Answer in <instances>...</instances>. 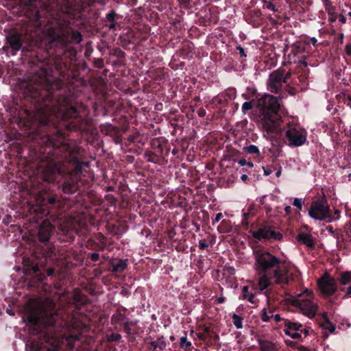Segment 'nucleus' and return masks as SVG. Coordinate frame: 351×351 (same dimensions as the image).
I'll return each instance as SVG.
<instances>
[{
  "instance_id": "nucleus-11",
  "label": "nucleus",
  "mask_w": 351,
  "mask_h": 351,
  "mask_svg": "<svg viewBox=\"0 0 351 351\" xmlns=\"http://www.w3.org/2000/svg\"><path fill=\"white\" fill-rule=\"evenodd\" d=\"M253 236L258 239H265L280 241L282 239V235L280 232H276L271 227L261 228L258 231L254 232Z\"/></svg>"
},
{
  "instance_id": "nucleus-36",
  "label": "nucleus",
  "mask_w": 351,
  "mask_h": 351,
  "mask_svg": "<svg viewBox=\"0 0 351 351\" xmlns=\"http://www.w3.org/2000/svg\"><path fill=\"white\" fill-rule=\"evenodd\" d=\"M222 217H223L222 213H217L216 215V217H215L213 223L214 224L215 223L219 222L221 220V219L222 218Z\"/></svg>"
},
{
  "instance_id": "nucleus-1",
  "label": "nucleus",
  "mask_w": 351,
  "mask_h": 351,
  "mask_svg": "<svg viewBox=\"0 0 351 351\" xmlns=\"http://www.w3.org/2000/svg\"><path fill=\"white\" fill-rule=\"evenodd\" d=\"M22 319L26 323L25 330L33 336L27 341L25 351H58L62 339L50 328L41 329L55 323L56 315L53 311H47L38 301L32 302L25 305Z\"/></svg>"
},
{
  "instance_id": "nucleus-35",
  "label": "nucleus",
  "mask_w": 351,
  "mask_h": 351,
  "mask_svg": "<svg viewBox=\"0 0 351 351\" xmlns=\"http://www.w3.org/2000/svg\"><path fill=\"white\" fill-rule=\"evenodd\" d=\"M266 8L268 10H271L273 12H276V11L275 5L272 3H270V2L267 3V5H266Z\"/></svg>"
},
{
  "instance_id": "nucleus-27",
  "label": "nucleus",
  "mask_w": 351,
  "mask_h": 351,
  "mask_svg": "<svg viewBox=\"0 0 351 351\" xmlns=\"http://www.w3.org/2000/svg\"><path fill=\"white\" fill-rule=\"evenodd\" d=\"M150 344L155 350L158 348L160 350H163L166 347V343L163 339L152 341L150 342Z\"/></svg>"
},
{
  "instance_id": "nucleus-45",
  "label": "nucleus",
  "mask_w": 351,
  "mask_h": 351,
  "mask_svg": "<svg viewBox=\"0 0 351 351\" xmlns=\"http://www.w3.org/2000/svg\"><path fill=\"white\" fill-rule=\"evenodd\" d=\"M281 171H282L281 168H280V169H278V170L276 171V176L277 178H278V177H280V175H281Z\"/></svg>"
},
{
  "instance_id": "nucleus-55",
  "label": "nucleus",
  "mask_w": 351,
  "mask_h": 351,
  "mask_svg": "<svg viewBox=\"0 0 351 351\" xmlns=\"http://www.w3.org/2000/svg\"><path fill=\"white\" fill-rule=\"evenodd\" d=\"M244 216H245V217L246 218V217H247L249 216V214H248V213H245V214H244Z\"/></svg>"
},
{
  "instance_id": "nucleus-58",
  "label": "nucleus",
  "mask_w": 351,
  "mask_h": 351,
  "mask_svg": "<svg viewBox=\"0 0 351 351\" xmlns=\"http://www.w3.org/2000/svg\"><path fill=\"white\" fill-rule=\"evenodd\" d=\"M119 337H120V335H117L116 336L115 339H118V338H119Z\"/></svg>"
},
{
  "instance_id": "nucleus-49",
  "label": "nucleus",
  "mask_w": 351,
  "mask_h": 351,
  "mask_svg": "<svg viewBox=\"0 0 351 351\" xmlns=\"http://www.w3.org/2000/svg\"><path fill=\"white\" fill-rule=\"evenodd\" d=\"M69 110L71 111L72 114H73L76 112V109H75V107L72 106V107L70 108Z\"/></svg>"
},
{
  "instance_id": "nucleus-47",
  "label": "nucleus",
  "mask_w": 351,
  "mask_h": 351,
  "mask_svg": "<svg viewBox=\"0 0 351 351\" xmlns=\"http://www.w3.org/2000/svg\"><path fill=\"white\" fill-rule=\"evenodd\" d=\"M311 41H312V44H313L314 46H315V45H316V44H317V39H316L315 38H314V37H313V38H311Z\"/></svg>"
},
{
  "instance_id": "nucleus-22",
  "label": "nucleus",
  "mask_w": 351,
  "mask_h": 351,
  "mask_svg": "<svg viewBox=\"0 0 351 351\" xmlns=\"http://www.w3.org/2000/svg\"><path fill=\"white\" fill-rule=\"evenodd\" d=\"M112 271L115 272H121L125 269L127 267L126 260H121L117 263H114L112 265Z\"/></svg>"
},
{
  "instance_id": "nucleus-2",
  "label": "nucleus",
  "mask_w": 351,
  "mask_h": 351,
  "mask_svg": "<svg viewBox=\"0 0 351 351\" xmlns=\"http://www.w3.org/2000/svg\"><path fill=\"white\" fill-rule=\"evenodd\" d=\"M254 269L258 273H267L273 270L275 282L278 285L289 283L293 280L292 268L282 265L281 260L265 250L254 252Z\"/></svg>"
},
{
  "instance_id": "nucleus-17",
  "label": "nucleus",
  "mask_w": 351,
  "mask_h": 351,
  "mask_svg": "<svg viewBox=\"0 0 351 351\" xmlns=\"http://www.w3.org/2000/svg\"><path fill=\"white\" fill-rule=\"evenodd\" d=\"M258 281V286L260 291H263L266 290L271 285V276L269 275L267 273H261Z\"/></svg>"
},
{
  "instance_id": "nucleus-33",
  "label": "nucleus",
  "mask_w": 351,
  "mask_h": 351,
  "mask_svg": "<svg viewBox=\"0 0 351 351\" xmlns=\"http://www.w3.org/2000/svg\"><path fill=\"white\" fill-rule=\"evenodd\" d=\"M246 151L249 154H258L259 149L256 145H251L248 146L246 149Z\"/></svg>"
},
{
  "instance_id": "nucleus-25",
  "label": "nucleus",
  "mask_w": 351,
  "mask_h": 351,
  "mask_svg": "<svg viewBox=\"0 0 351 351\" xmlns=\"http://www.w3.org/2000/svg\"><path fill=\"white\" fill-rule=\"evenodd\" d=\"M339 282L341 285H346L351 282V271H345L341 274Z\"/></svg>"
},
{
  "instance_id": "nucleus-23",
  "label": "nucleus",
  "mask_w": 351,
  "mask_h": 351,
  "mask_svg": "<svg viewBox=\"0 0 351 351\" xmlns=\"http://www.w3.org/2000/svg\"><path fill=\"white\" fill-rule=\"evenodd\" d=\"M321 326L323 329L328 330L330 333L335 330V326L325 315L324 316V321L321 323Z\"/></svg>"
},
{
  "instance_id": "nucleus-28",
  "label": "nucleus",
  "mask_w": 351,
  "mask_h": 351,
  "mask_svg": "<svg viewBox=\"0 0 351 351\" xmlns=\"http://www.w3.org/2000/svg\"><path fill=\"white\" fill-rule=\"evenodd\" d=\"M62 189L65 193H72L76 189V186L73 183L64 182Z\"/></svg>"
},
{
  "instance_id": "nucleus-31",
  "label": "nucleus",
  "mask_w": 351,
  "mask_h": 351,
  "mask_svg": "<svg viewBox=\"0 0 351 351\" xmlns=\"http://www.w3.org/2000/svg\"><path fill=\"white\" fill-rule=\"evenodd\" d=\"M303 204L304 202L302 199L296 197L293 199V205L300 210L302 209Z\"/></svg>"
},
{
  "instance_id": "nucleus-41",
  "label": "nucleus",
  "mask_w": 351,
  "mask_h": 351,
  "mask_svg": "<svg viewBox=\"0 0 351 351\" xmlns=\"http://www.w3.org/2000/svg\"><path fill=\"white\" fill-rule=\"evenodd\" d=\"M346 51L348 55L351 56V45H347L346 46Z\"/></svg>"
},
{
  "instance_id": "nucleus-48",
  "label": "nucleus",
  "mask_w": 351,
  "mask_h": 351,
  "mask_svg": "<svg viewBox=\"0 0 351 351\" xmlns=\"http://www.w3.org/2000/svg\"><path fill=\"white\" fill-rule=\"evenodd\" d=\"M241 178L243 181H245L246 180H247L248 178L247 175L243 174L241 176Z\"/></svg>"
},
{
  "instance_id": "nucleus-13",
  "label": "nucleus",
  "mask_w": 351,
  "mask_h": 351,
  "mask_svg": "<svg viewBox=\"0 0 351 351\" xmlns=\"http://www.w3.org/2000/svg\"><path fill=\"white\" fill-rule=\"evenodd\" d=\"M34 81H37L36 79ZM38 84V82H36ZM39 84H36L35 86H33V80H21L18 84L19 90L24 95V97H35L34 91L38 89Z\"/></svg>"
},
{
  "instance_id": "nucleus-39",
  "label": "nucleus",
  "mask_w": 351,
  "mask_h": 351,
  "mask_svg": "<svg viewBox=\"0 0 351 351\" xmlns=\"http://www.w3.org/2000/svg\"><path fill=\"white\" fill-rule=\"evenodd\" d=\"M337 18L339 19V21L341 23H346V17L343 15L340 14L339 16H337Z\"/></svg>"
},
{
  "instance_id": "nucleus-18",
  "label": "nucleus",
  "mask_w": 351,
  "mask_h": 351,
  "mask_svg": "<svg viewBox=\"0 0 351 351\" xmlns=\"http://www.w3.org/2000/svg\"><path fill=\"white\" fill-rule=\"evenodd\" d=\"M324 8L329 16L328 20L330 22H335L337 19L336 8L333 6L329 0H324Z\"/></svg>"
},
{
  "instance_id": "nucleus-42",
  "label": "nucleus",
  "mask_w": 351,
  "mask_h": 351,
  "mask_svg": "<svg viewBox=\"0 0 351 351\" xmlns=\"http://www.w3.org/2000/svg\"><path fill=\"white\" fill-rule=\"evenodd\" d=\"M238 164L243 167L247 165V161L245 159H241L239 160Z\"/></svg>"
},
{
  "instance_id": "nucleus-21",
  "label": "nucleus",
  "mask_w": 351,
  "mask_h": 351,
  "mask_svg": "<svg viewBox=\"0 0 351 351\" xmlns=\"http://www.w3.org/2000/svg\"><path fill=\"white\" fill-rule=\"evenodd\" d=\"M80 340V336L74 332L65 338V342L69 346V349L73 348L75 347V343Z\"/></svg>"
},
{
  "instance_id": "nucleus-7",
  "label": "nucleus",
  "mask_w": 351,
  "mask_h": 351,
  "mask_svg": "<svg viewBox=\"0 0 351 351\" xmlns=\"http://www.w3.org/2000/svg\"><path fill=\"white\" fill-rule=\"evenodd\" d=\"M285 332L293 339H300L306 337L307 330L300 324L285 320Z\"/></svg>"
},
{
  "instance_id": "nucleus-37",
  "label": "nucleus",
  "mask_w": 351,
  "mask_h": 351,
  "mask_svg": "<svg viewBox=\"0 0 351 351\" xmlns=\"http://www.w3.org/2000/svg\"><path fill=\"white\" fill-rule=\"evenodd\" d=\"M106 18L109 21H113L114 20V13H109L107 14Z\"/></svg>"
},
{
  "instance_id": "nucleus-44",
  "label": "nucleus",
  "mask_w": 351,
  "mask_h": 351,
  "mask_svg": "<svg viewBox=\"0 0 351 351\" xmlns=\"http://www.w3.org/2000/svg\"><path fill=\"white\" fill-rule=\"evenodd\" d=\"M291 206H287L285 207V210L287 213H289L291 212Z\"/></svg>"
},
{
  "instance_id": "nucleus-57",
  "label": "nucleus",
  "mask_w": 351,
  "mask_h": 351,
  "mask_svg": "<svg viewBox=\"0 0 351 351\" xmlns=\"http://www.w3.org/2000/svg\"><path fill=\"white\" fill-rule=\"evenodd\" d=\"M263 319L264 321H267V319L266 317H263Z\"/></svg>"
},
{
  "instance_id": "nucleus-12",
  "label": "nucleus",
  "mask_w": 351,
  "mask_h": 351,
  "mask_svg": "<svg viewBox=\"0 0 351 351\" xmlns=\"http://www.w3.org/2000/svg\"><path fill=\"white\" fill-rule=\"evenodd\" d=\"M282 82H285L283 73L280 71L271 73L267 82L268 88L273 93H278L282 86Z\"/></svg>"
},
{
  "instance_id": "nucleus-34",
  "label": "nucleus",
  "mask_w": 351,
  "mask_h": 351,
  "mask_svg": "<svg viewBox=\"0 0 351 351\" xmlns=\"http://www.w3.org/2000/svg\"><path fill=\"white\" fill-rule=\"evenodd\" d=\"M208 247V244L204 241H199V247L200 250H204Z\"/></svg>"
},
{
  "instance_id": "nucleus-6",
  "label": "nucleus",
  "mask_w": 351,
  "mask_h": 351,
  "mask_svg": "<svg viewBox=\"0 0 351 351\" xmlns=\"http://www.w3.org/2000/svg\"><path fill=\"white\" fill-rule=\"evenodd\" d=\"M260 125L263 130L269 135L276 130L279 125L277 115L269 112L263 113L261 117Z\"/></svg>"
},
{
  "instance_id": "nucleus-32",
  "label": "nucleus",
  "mask_w": 351,
  "mask_h": 351,
  "mask_svg": "<svg viewBox=\"0 0 351 351\" xmlns=\"http://www.w3.org/2000/svg\"><path fill=\"white\" fill-rule=\"evenodd\" d=\"M253 106L252 102L250 101H246L244 102L242 105V110L243 113H246L247 111L251 110Z\"/></svg>"
},
{
  "instance_id": "nucleus-29",
  "label": "nucleus",
  "mask_w": 351,
  "mask_h": 351,
  "mask_svg": "<svg viewBox=\"0 0 351 351\" xmlns=\"http://www.w3.org/2000/svg\"><path fill=\"white\" fill-rule=\"evenodd\" d=\"M191 346V343L189 341L186 337H182L180 338V347L186 351H189Z\"/></svg>"
},
{
  "instance_id": "nucleus-10",
  "label": "nucleus",
  "mask_w": 351,
  "mask_h": 351,
  "mask_svg": "<svg viewBox=\"0 0 351 351\" xmlns=\"http://www.w3.org/2000/svg\"><path fill=\"white\" fill-rule=\"evenodd\" d=\"M258 105L262 106L263 108L267 109V112L276 114L280 108V104L277 98L269 95H265L260 99Z\"/></svg>"
},
{
  "instance_id": "nucleus-54",
  "label": "nucleus",
  "mask_w": 351,
  "mask_h": 351,
  "mask_svg": "<svg viewBox=\"0 0 351 351\" xmlns=\"http://www.w3.org/2000/svg\"><path fill=\"white\" fill-rule=\"evenodd\" d=\"M34 271L36 272L38 271V267H34Z\"/></svg>"
},
{
  "instance_id": "nucleus-60",
  "label": "nucleus",
  "mask_w": 351,
  "mask_h": 351,
  "mask_svg": "<svg viewBox=\"0 0 351 351\" xmlns=\"http://www.w3.org/2000/svg\"><path fill=\"white\" fill-rule=\"evenodd\" d=\"M348 14L351 16V12H349Z\"/></svg>"
},
{
  "instance_id": "nucleus-40",
  "label": "nucleus",
  "mask_w": 351,
  "mask_h": 351,
  "mask_svg": "<svg viewBox=\"0 0 351 351\" xmlns=\"http://www.w3.org/2000/svg\"><path fill=\"white\" fill-rule=\"evenodd\" d=\"M273 318L276 322H280L282 320V318L280 317V315H278V314H276V315H273Z\"/></svg>"
},
{
  "instance_id": "nucleus-20",
  "label": "nucleus",
  "mask_w": 351,
  "mask_h": 351,
  "mask_svg": "<svg viewBox=\"0 0 351 351\" xmlns=\"http://www.w3.org/2000/svg\"><path fill=\"white\" fill-rule=\"evenodd\" d=\"M242 298L244 300H247L252 304H256L255 295L249 291V289L247 286L243 287L242 289Z\"/></svg>"
},
{
  "instance_id": "nucleus-56",
  "label": "nucleus",
  "mask_w": 351,
  "mask_h": 351,
  "mask_svg": "<svg viewBox=\"0 0 351 351\" xmlns=\"http://www.w3.org/2000/svg\"><path fill=\"white\" fill-rule=\"evenodd\" d=\"M265 173L266 175H268V174H269V172H268V171H265Z\"/></svg>"
},
{
  "instance_id": "nucleus-46",
  "label": "nucleus",
  "mask_w": 351,
  "mask_h": 351,
  "mask_svg": "<svg viewBox=\"0 0 351 351\" xmlns=\"http://www.w3.org/2000/svg\"><path fill=\"white\" fill-rule=\"evenodd\" d=\"M6 312H7L9 315H14V311H12V310H10V309H9V308H7Z\"/></svg>"
},
{
  "instance_id": "nucleus-14",
  "label": "nucleus",
  "mask_w": 351,
  "mask_h": 351,
  "mask_svg": "<svg viewBox=\"0 0 351 351\" xmlns=\"http://www.w3.org/2000/svg\"><path fill=\"white\" fill-rule=\"evenodd\" d=\"M57 171V167L53 164H49L43 169L41 178L45 182H53L56 180V173Z\"/></svg>"
},
{
  "instance_id": "nucleus-9",
  "label": "nucleus",
  "mask_w": 351,
  "mask_h": 351,
  "mask_svg": "<svg viewBox=\"0 0 351 351\" xmlns=\"http://www.w3.org/2000/svg\"><path fill=\"white\" fill-rule=\"evenodd\" d=\"M321 291L326 295H330L337 291L335 279L330 276H324L317 281Z\"/></svg>"
},
{
  "instance_id": "nucleus-24",
  "label": "nucleus",
  "mask_w": 351,
  "mask_h": 351,
  "mask_svg": "<svg viewBox=\"0 0 351 351\" xmlns=\"http://www.w3.org/2000/svg\"><path fill=\"white\" fill-rule=\"evenodd\" d=\"M36 119L42 125H47L49 122V118L48 114H45L43 112H38V114H36Z\"/></svg>"
},
{
  "instance_id": "nucleus-4",
  "label": "nucleus",
  "mask_w": 351,
  "mask_h": 351,
  "mask_svg": "<svg viewBox=\"0 0 351 351\" xmlns=\"http://www.w3.org/2000/svg\"><path fill=\"white\" fill-rule=\"evenodd\" d=\"M285 137L290 147H300L307 141V132L298 123L289 121L287 123Z\"/></svg>"
},
{
  "instance_id": "nucleus-26",
  "label": "nucleus",
  "mask_w": 351,
  "mask_h": 351,
  "mask_svg": "<svg viewBox=\"0 0 351 351\" xmlns=\"http://www.w3.org/2000/svg\"><path fill=\"white\" fill-rule=\"evenodd\" d=\"M232 319L234 326L237 329H241L243 328V318L240 315L236 313H233L232 315Z\"/></svg>"
},
{
  "instance_id": "nucleus-43",
  "label": "nucleus",
  "mask_w": 351,
  "mask_h": 351,
  "mask_svg": "<svg viewBox=\"0 0 351 351\" xmlns=\"http://www.w3.org/2000/svg\"><path fill=\"white\" fill-rule=\"evenodd\" d=\"M92 257L94 261H97L98 259L99 255L97 253H93L92 254Z\"/></svg>"
},
{
  "instance_id": "nucleus-8",
  "label": "nucleus",
  "mask_w": 351,
  "mask_h": 351,
  "mask_svg": "<svg viewBox=\"0 0 351 351\" xmlns=\"http://www.w3.org/2000/svg\"><path fill=\"white\" fill-rule=\"evenodd\" d=\"M53 230V227L49 221L45 220L39 226L36 235L29 232L31 238L29 240L34 241L38 239L40 242H46L49 240Z\"/></svg>"
},
{
  "instance_id": "nucleus-38",
  "label": "nucleus",
  "mask_w": 351,
  "mask_h": 351,
  "mask_svg": "<svg viewBox=\"0 0 351 351\" xmlns=\"http://www.w3.org/2000/svg\"><path fill=\"white\" fill-rule=\"evenodd\" d=\"M237 49L239 50L241 56H242V57L246 56V54L245 53V50L243 47H241V46H239L237 47Z\"/></svg>"
},
{
  "instance_id": "nucleus-5",
  "label": "nucleus",
  "mask_w": 351,
  "mask_h": 351,
  "mask_svg": "<svg viewBox=\"0 0 351 351\" xmlns=\"http://www.w3.org/2000/svg\"><path fill=\"white\" fill-rule=\"evenodd\" d=\"M308 215L311 218L319 221L330 218L327 202L324 199L313 202L308 210Z\"/></svg>"
},
{
  "instance_id": "nucleus-19",
  "label": "nucleus",
  "mask_w": 351,
  "mask_h": 351,
  "mask_svg": "<svg viewBox=\"0 0 351 351\" xmlns=\"http://www.w3.org/2000/svg\"><path fill=\"white\" fill-rule=\"evenodd\" d=\"M260 346L262 351H278L280 346L269 341H263L260 342Z\"/></svg>"
},
{
  "instance_id": "nucleus-52",
  "label": "nucleus",
  "mask_w": 351,
  "mask_h": 351,
  "mask_svg": "<svg viewBox=\"0 0 351 351\" xmlns=\"http://www.w3.org/2000/svg\"><path fill=\"white\" fill-rule=\"evenodd\" d=\"M247 165L250 167H253V166H254L253 163L251 162H247V165Z\"/></svg>"
},
{
  "instance_id": "nucleus-50",
  "label": "nucleus",
  "mask_w": 351,
  "mask_h": 351,
  "mask_svg": "<svg viewBox=\"0 0 351 351\" xmlns=\"http://www.w3.org/2000/svg\"><path fill=\"white\" fill-rule=\"evenodd\" d=\"M9 219H10V216H7V217L3 219V221L6 223H10Z\"/></svg>"
},
{
  "instance_id": "nucleus-30",
  "label": "nucleus",
  "mask_w": 351,
  "mask_h": 351,
  "mask_svg": "<svg viewBox=\"0 0 351 351\" xmlns=\"http://www.w3.org/2000/svg\"><path fill=\"white\" fill-rule=\"evenodd\" d=\"M81 34L78 32H74L71 36V41L74 43L78 44L81 42Z\"/></svg>"
},
{
  "instance_id": "nucleus-16",
  "label": "nucleus",
  "mask_w": 351,
  "mask_h": 351,
  "mask_svg": "<svg viewBox=\"0 0 351 351\" xmlns=\"http://www.w3.org/2000/svg\"><path fill=\"white\" fill-rule=\"evenodd\" d=\"M8 40L11 48L17 51L21 49V37L19 34H13L8 37Z\"/></svg>"
},
{
  "instance_id": "nucleus-15",
  "label": "nucleus",
  "mask_w": 351,
  "mask_h": 351,
  "mask_svg": "<svg viewBox=\"0 0 351 351\" xmlns=\"http://www.w3.org/2000/svg\"><path fill=\"white\" fill-rule=\"evenodd\" d=\"M296 239L299 243L305 245L309 248H313L315 245V239L310 233L300 232Z\"/></svg>"
},
{
  "instance_id": "nucleus-53",
  "label": "nucleus",
  "mask_w": 351,
  "mask_h": 351,
  "mask_svg": "<svg viewBox=\"0 0 351 351\" xmlns=\"http://www.w3.org/2000/svg\"><path fill=\"white\" fill-rule=\"evenodd\" d=\"M348 293L351 294V286L348 289Z\"/></svg>"
},
{
  "instance_id": "nucleus-51",
  "label": "nucleus",
  "mask_w": 351,
  "mask_h": 351,
  "mask_svg": "<svg viewBox=\"0 0 351 351\" xmlns=\"http://www.w3.org/2000/svg\"><path fill=\"white\" fill-rule=\"evenodd\" d=\"M224 302V298L222 297H220L218 298V303H223Z\"/></svg>"
},
{
  "instance_id": "nucleus-59",
  "label": "nucleus",
  "mask_w": 351,
  "mask_h": 351,
  "mask_svg": "<svg viewBox=\"0 0 351 351\" xmlns=\"http://www.w3.org/2000/svg\"><path fill=\"white\" fill-rule=\"evenodd\" d=\"M113 27H114V25L112 24L110 25V28H113Z\"/></svg>"
},
{
  "instance_id": "nucleus-3",
  "label": "nucleus",
  "mask_w": 351,
  "mask_h": 351,
  "mask_svg": "<svg viewBox=\"0 0 351 351\" xmlns=\"http://www.w3.org/2000/svg\"><path fill=\"white\" fill-rule=\"evenodd\" d=\"M293 304L308 317H313L317 310V302L313 296L312 291L308 289L296 295L293 299Z\"/></svg>"
}]
</instances>
